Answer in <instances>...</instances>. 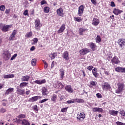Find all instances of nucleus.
<instances>
[{
    "instance_id": "nucleus-1",
    "label": "nucleus",
    "mask_w": 125,
    "mask_h": 125,
    "mask_svg": "<svg viewBox=\"0 0 125 125\" xmlns=\"http://www.w3.org/2000/svg\"><path fill=\"white\" fill-rule=\"evenodd\" d=\"M118 88L116 90V93L120 94L125 88V84L123 83H119L117 84Z\"/></svg>"
},
{
    "instance_id": "nucleus-2",
    "label": "nucleus",
    "mask_w": 125,
    "mask_h": 125,
    "mask_svg": "<svg viewBox=\"0 0 125 125\" xmlns=\"http://www.w3.org/2000/svg\"><path fill=\"white\" fill-rule=\"evenodd\" d=\"M12 27V25H3L0 24V29L3 32H8V31Z\"/></svg>"
},
{
    "instance_id": "nucleus-3",
    "label": "nucleus",
    "mask_w": 125,
    "mask_h": 125,
    "mask_svg": "<svg viewBox=\"0 0 125 125\" xmlns=\"http://www.w3.org/2000/svg\"><path fill=\"white\" fill-rule=\"evenodd\" d=\"M35 29L37 31L41 30V21L40 19H37L35 21Z\"/></svg>"
},
{
    "instance_id": "nucleus-4",
    "label": "nucleus",
    "mask_w": 125,
    "mask_h": 125,
    "mask_svg": "<svg viewBox=\"0 0 125 125\" xmlns=\"http://www.w3.org/2000/svg\"><path fill=\"white\" fill-rule=\"evenodd\" d=\"M89 52H90V49L86 48H83L80 51V53L81 55H85V54H87Z\"/></svg>"
},
{
    "instance_id": "nucleus-5",
    "label": "nucleus",
    "mask_w": 125,
    "mask_h": 125,
    "mask_svg": "<svg viewBox=\"0 0 125 125\" xmlns=\"http://www.w3.org/2000/svg\"><path fill=\"white\" fill-rule=\"evenodd\" d=\"M102 88L103 90H109L111 88V85L108 83H104L102 85Z\"/></svg>"
},
{
    "instance_id": "nucleus-6",
    "label": "nucleus",
    "mask_w": 125,
    "mask_h": 125,
    "mask_svg": "<svg viewBox=\"0 0 125 125\" xmlns=\"http://www.w3.org/2000/svg\"><path fill=\"white\" fill-rule=\"evenodd\" d=\"M64 10L63 8H60L57 9V14L58 16H61V17H63L64 16Z\"/></svg>"
},
{
    "instance_id": "nucleus-7",
    "label": "nucleus",
    "mask_w": 125,
    "mask_h": 125,
    "mask_svg": "<svg viewBox=\"0 0 125 125\" xmlns=\"http://www.w3.org/2000/svg\"><path fill=\"white\" fill-rule=\"evenodd\" d=\"M84 10V6L83 5H81L78 8V14L79 16H81L82 14L83 13V11Z\"/></svg>"
},
{
    "instance_id": "nucleus-8",
    "label": "nucleus",
    "mask_w": 125,
    "mask_h": 125,
    "mask_svg": "<svg viewBox=\"0 0 125 125\" xmlns=\"http://www.w3.org/2000/svg\"><path fill=\"white\" fill-rule=\"evenodd\" d=\"M42 95L43 96H47V94H48V90H47V88L45 87H42L41 89Z\"/></svg>"
},
{
    "instance_id": "nucleus-9",
    "label": "nucleus",
    "mask_w": 125,
    "mask_h": 125,
    "mask_svg": "<svg viewBox=\"0 0 125 125\" xmlns=\"http://www.w3.org/2000/svg\"><path fill=\"white\" fill-rule=\"evenodd\" d=\"M85 118V114L83 112H81L78 114L77 116V118L79 120V121H82Z\"/></svg>"
},
{
    "instance_id": "nucleus-10",
    "label": "nucleus",
    "mask_w": 125,
    "mask_h": 125,
    "mask_svg": "<svg viewBox=\"0 0 125 125\" xmlns=\"http://www.w3.org/2000/svg\"><path fill=\"white\" fill-rule=\"evenodd\" d=\"M3 57L5 60H9V59L11 57V54L8 52H5L3 53Z\"/></svg>"
},
{
    "instance_id": "nucleus-11",
    "label": "nucleus",
    "mask_w": 125,
    "mask_h": 125,
    "mask_svg": "<svg viewBox=\"0 0 125 125\" xmlns=\"http://www.w3.org/2000/svg\"><path fill=\"white\" fill-rule=\"evenodd\" d=\"M115 70L118 73H125V68L121 67L120 66L116 67Z\"/></svg>"
},
{
    "instance_id": "nucleus-12",
    "label": "nucleus",
    "mask_w": 125,
    "mask_h": 125,
    "mask_svg": "<svg viewBox=\"0 0 125 125\" xmlns=\"http://www.w3.org/2000/svg\"><path fill=\"white\" fill-rule=\"evenodd\" d=\"M65 90L69 92V93H73L74 92V90L72 88V86L70 85H67L65 87Z\"/></svg>"
},
{
    "instance_id": "nucleus-13",
    "label": "nucleus",
    "mask_w": 125,
    "mask_h": 125,
    "mask_svg": "<svg viewBox=\"0 0 125 125\" xmlns=\"http://www.w3.org/2000/svg\"><path fill=\"white\" fill-rule=\"evenodd\" d=\"M99 23V20L95 18H94L93 19V20L92 21V25H93L94 26H98Z\"/></svg>"
},
{
    "instance_id": "nucleus-14",
    "label": "nucleus",
    "mask_w": 125,
    "mask_h": 125,
    "mask_svg": "<svg viewBox=\"0 0 125 125\" xmlns=\"http://www.w3.org/2000/svg\"><path fill=\"white\" fill-rule=\"evenodd\" d=\"M111 62L112 64H119L120 63V61L117 57L115 56L112 60Z\"/></svg>"
},
{
    "instance_id": "nucleus-15",
    "label": "nucleus",
    "mask_w": 125,
    "mask_h": 125,
    "mask_svg": "<svg viewBox=\"0 0 125 125\" xmlns=\"http://www.w3.org/2000/svg\"><path fill=\"white\" fill-rule=\"evenodd\" d=\"M34 83H37V84H42L43 83H46V81L45 79H43L42 80H37L34 81Z\"/></svg>"
},
{
    "instance_id": "nucleus-16",
    "label": "nucleus",
    "mask_w": 125,
    "mask_h": 125,
    "mask_svg": "<svg viewBox=\"0 0 125 125\" xmlns=\"http://www.w3.org/2000/svg\"><path fill=\"white\" fill-rule=\"evenodd\" d=\"M65 29H66V27H65V24H62L60 29L58 30V34H61V33H63Z\"/></svg>"
},
{
    "instance_id": "nucleus-17",
    "label": "nucleus",
    "mask_w": 125,
    "mask_h": 125,
    "mask_svg": "<svg viewBox=\"0 0 125 125\" xmlns=\"http://www.w3.org/2000/svg\"><path fill=\"white\" fill-rule=\"evenodd\" d=\"M88 46H89L91 49H92L93 51H94L96 47V44H95L94 43L91 42V43H88Z\"/></svg>"
},
{
    "instance_id": "nucleus-18",
    "label": "nucleus",
    "mask_w": 125,
    "mask_h": 125,
    "mask_svg": "<svg viewBox=\"0 0 125 125\" xmlns=\"http://www.w3.org/2000/svg\"><path fill=\"white\" fill-rule=\"evenodd\" d=\"M118 43L120 47H123V45H125V39H119L118 40Z\"/></svg>"
},
{
    "instance_id": "nucleus-19",
    "label": "nucleus",
    "mask_w": 125,
    "mask_h": 125,
    "mask_svg": "<svg viewBox=\"0 0 125 125\" xmlns=\"http://www.w3.org/2000/svg\"><path fill=\"white\" fill-rule=\"evenodd\" d=\"M98 70L97 68H94L92 70V73L93 75V76L95 77V78H97L99 76V74L97 73Z\"/></svg>"
},
{
    "instance_id": "nucleus-20",
    "label": "nucleus",
    "mask_w": 125,
    "mask_h": 125,
    "mask_svg": "<svg viewBox=\"0 0 125 125\" xmlns=\"http://www.w3.org/2000/svg\"><path fill=\"white\" fill-rule=\"evenodd\" d=\"M60 76L62 80H63L64 79V76H65V70L62 68L60 69Z\"/></svg>"
},
{
    "instance_id": "nucleus-21",
    "label": "nucleus",
    "mask_w": 125,
    "mask_h": 125,
    "mask_svg": "<svg viewBox=\"0 0 125 125\" xmlns=\"http://www.w3.org/2000/svg\"><path fill=\"white\" fill-rule=\"evenodd\" d=\"M62 57L65 60H69V53L67 51H65L63 53Z\"/></svg>"
},
{
    "instance_id": "nucleus-22",
    "label": "nucleus",
    "mask_w": 125,
    "mask_h": 125,
    "mask_svg": "<svg viewBox=\"0 0 125 125\" xmlns=\"http://www.w3.org/2000/svg\"><path fill=\"white\" fill-rule=\"evenodd\" d=\"M118 113H119V111L114 110H111L108 112V114L112 115V116H116L118 115Z\"/></svg>"
},
{
    "instance_id": "nucleus-23",
    "label": "nucleus",
    "mask_w": 125,
    "mask_h": 125,
    "mask_svg": "<svg viewBox=\"0 0 125 125\" xmlns=\"http://www.w3.org/2000/svg\"><path fill=\"white\" fill-rule=\"evenodd\" d=\"M14 91V88H9L7 90H6L5 95H8V94H10V93L13 92Z\"/></svg>"
},
{
    "instance_id": "nucleus-24",
    "label": "nucleus",
    "mask_w": 125,
    "mask_h": 125,
    "mask_svg": "<svg viewBox=\"0 0 125 125\" xmlns=\"http://www.w3.org/2000/svg\"><path fill=\"white\" fill-rule=\"evenodd\" d=\"M56 88H59V89H62V88H63L64 87V85L61 82H57V85L55 87Z\"/></svg>"
},
{
    "instance_id": "nucleus-25",
    "label": "nucleus",
    "mask_w": 125,
    "mask_h": 125,
    "mask_svg": "<svg viewBox=\"0 0 125 125\" xmlns=\"http://www.w3.org/2000/svg\"><path fill=\"white\" fill-rule=\"evenodd\" d=\"M17 93L20 95H23V94H25V90H24V89L18 88L17 90Z\"/></svg>"
},
{
    "instance_id": "nucleus-26",
    "label": "nucleus",
    "mask_w": 125,
    "mask_h": 125,
    "mask_svg": "<svg viewBox=\"0 0 125 125\" xmlns=\"http://www.w3.org/2000/svg\"><path fill=\"white\" fill-rule=\"evenodd\" d=\"M39 96L33 97L29 99V102H35V101H37L38 99H39Z\"/></svg>"
},
{
    "instance_id": "nucleus-27",
    "label": "nucleus",
    "mask_w": 125,
    "mask_h": 125,
    "mask_svg": "<svg viewBox=\"0 0 125 125\" xmlns=\"http://www.w3.org/2000/svg\"><path fill=\"white\" fill-rule=\"evenodd\" d=\"M30 79V76H22L21 78L22 82H29V80Z\"/></svg>"
},
{
    "instance_id": "nucleus-28",
    "label": "nucleus",
    "mask_w": 125,
    "mask_h": 125,
    "mask_svg": "<svg viewBox=\"0 0 125 125\" xmlns=\"http://www.w3.org/2000/svg\"><path fill=\"white\" fill-rule=\"evenodd\" d=\"M123 12V11L118 9H114L113 13L115 14V15H119V14H121Z\"/></svg>"
},
{
    "instance_id": "nucleus-29",
    "label": "nucleus",
    "mask_w": 125,
    "mask_h": 125,
    "mask_svg": "<svg viewBox=\"0 0 125 125\" xmlns=\"http://www.w3.org/2000/svg\"><path fill=\"white\" fill-rule=\"evenodd\" d=\"M4 79H11L14 78V74H8L3 75Z\"/></svg>"
},
{
    "instance_id": "nucleus-30",
    "label": "nucleus",
    "mask_w": 125,
    "mask_h": 125,
    "mask_svg": "<svg viewBox=\"0 0 125 125\" xmlns=\"http://www.w3.org/2000/svg\"><path fill=\"white\" fill-rule=\"evenodd\" d=\"M21 125H30V122L26 120V119H23L22 121Z\"/></svg>"
},
{
    "instance_id": "nucleus-31",
    "label": "nucleus",
    "mask_w": 125,
    "mask_h": 125,
    "mask_svg": "<svg viewBox=\"0 0 125 125\" xmlns=\"http://www.w3.org/2000/svg\"><path fill=\"white\" fill-rule=\"evenodd\" d=\"M79 31L80 35H83V33H84L85 31H87V29L85 28H80L79 29Z\"/></svg>"
},
{
    "instance_id": "nucleus-32",
    "label": "nucleus",
    "mask_w": 125,
    "mask_h": 125,
    "mask_svg": "<svg viewBox=\"0 0 125 125\" xmlns=\"http://www.w3.org/2000/svg\"><path fill=\"white\" fill-rule=\"evenodd\" d=\"M57 99V96L56 94H53L51 97L52 101H53L54 102H56Z\"/></svg>"
},
{
    "instance_id": "nucleus-33",
    "label": "nucleus",
    "mask_w": 125,
    "mask_h": 125,
    "mask_svg": "<svg viewBox=\"0 0 125 125\" xmlns=\"http://www.w3.org/2000/svg\"><path fill=\"white\" fill-rule=\"evenodd\" d=\"M74 19L75 20V21H77V22H82V18L80 17H75L74 18Z\"/></svg>"
},
{
    "instance_id": "nucleus-34",
    "label": "nucleus",
    "mask_w": 125,
    "mask_h": 125,
    "mask_svg": "<svg viewBox=\"0 0 125 125\" xmlns=\"http://www.w3.org/2000/svg\"><path fill=\"white\" fill-rule=\"evenodd\" d=\"M75 99V103L76 102H78V103H83L84 102V100L83 99Z\"/></svg>"
},
{
    "instance_id": "nucleus-35",
    "label": "nucleus",
    "mask_w": 125,
    "mask_h": 125,
    "mask_svg": "<svg viewBox=\"0 0 125 125\" xmlns=\"http://www.w3.org/2000/svg\"><path fill=\"white\" fill-rule=\"evenodd\" d=\"M67 104H72V103H76L75 99H73L71 100L66 101Z\"/></svg>"
},
{
    "instance_id": "nucleus-36",
    "label": "nucleus",
    "mask_w": 125,
    "mask_h": 125,
    "mask_svg": "<svg viewBox=\"0 0 125 125\" xmlns=\"http://www.w3.org/2000/svg\"><path fill=\"white\" fill-rule=\"evenodd\" d=\"M27 84H28V83L23 82L20 84V87H25L27 86Z\"/></svg>"
},
{
    "instance_id": "nucleus-37",
    "label": "nucleus",
    "mask_w": 125,
    "mask_h": 125,
    "mask_svg": "<svg viewBox=\"0 0 125 125\" xmlns=\"http://www.w3.org/2000/svg\"><path fill=\"white\" fill-rule=\"evenodd\" d=\"M31 64L32 66H36V64H37V59H33L31 61Z\"/></svg>"
},
{
    "instance_id": "nucleus-38",
    "label": "nucleus",
    "mask_w": 125,
    "mask_h": 125,
    "mask_svg": "<svg viewBox=\"0 0 125 125\" xmlns=\"http://www.w3.org/2000/svg\"><path fill=\"white\" fill-rule=\"evenodd\" d=\"M90 85H92V86H96V85L97 84V82L96 81H90Z\"/></svg>"
},
{
    "instance_id": "nucleus-39",
    "label": "nucleus",
    "mask_w": 125,
    "mask_h": 125,
    "mask_svg": "<svg viewBox=\"0 0 125 125\" xmlns=\"http://www.w3.org/2000/svg\"><path fill=\"white\" fill-rule=\"evenodd\" d=\"M32 36H33V33L32 32H27L25 35L26 38H31Z\"/></svg>"
},
{
    "instance_id": "nucleus-40",
    "label": "nucleus",
    "mask_w": 125,
    "mask_h": 125,
    "mask_svg": "<svg viewBox=\"0 0 125 125\" xmlns=\"http://www.w3.org/2000/svg\"><path fill=\"white\" fill-rule=\"evenodd\" d=\"M96 42L98 43L101 42V38L99 36H97L96 38Z\"/></svg>"
},
{
    "instance_id": "nucleus-41",
    "label": "nucleus",
    "mask_w": 125,
    "mask_h": 125,
    "mask_svg": "<svg viewBox=\"0 0 125 125\" xmlns=\"http://www.w3.org/2000/svg\"><path fill=\"white\" fill-rule=\"evenodd\" d=\"M49 9L50 8H49V7H45L44 8V12H45V13H48V12H49Z\"/></svg>"
},
{
    "instance_id": "nucleus-42",
    "label": "nucleus",
    "mask_w": 125,
    "mask_h": 125,
    "mask_svg": "<svg viewBox=\"0 0 125 125\" xmlns=\"http://www.w3.org/2000/svg\"><path fill=\"white\" fill-rule=\"evenodd\" d=\"M25 117H26V116L24 114H21L20 115H19L18 116H17V118L18 119H24Z\"/></svg>"
},
{
    "instance_id": "nucleus-43",
    "label": "nucleus",
    "mask_w": 125,
    "mask_h": 125,
    "mask_svg": "<svg viewBox=\"0 0 125 125\" xmlns=\"http://www.w3.org/2000/svg\"><path fill=\"white\" fill-rule=\"evenodd\" d=\"M56 53H54L53 54H52L51 55H50L51 59H54L55 58V57H56Z\"/></svg>"
},
{
    "instance_id": "nucleus-44",
    "label": "nucleus",
    "mask_w": 125,
    "mask_h": 125,
    "mask_svg": "<svg viewBox=\"0 0 125 125\" xmlns=\"http://www.w3.org/2000/svg\"><path fill=\"white\" fill-rule=\"evenodd\" d=\"M120 114H121V116H123V117H125V112L124 110L120 109Z\"/></svg>"
},
{
    "instance_id": "nucleus-45",
    "label": "nucleus",
    "mask_w": 125,
    "mask_h": 125,
    "mask_svg": "<svg viewBox=\"0 0 125 125\" xmlns=\"http://www.w3.org/2000/svg\"><path fill=\"white\" fill-rule=\"evenodd\" d=\"M14 39H15V35L11 34L9 37V40L10 41H14Z\"/></svg>"
},
{
    "instance_id": "nucleus-46",
    "label": "nucleus",
    "mask_w": 125,
    "mask_h": 125,
    "mask_svg": "<svg viewBox=\"0 0 125 125\" xmlns=\"http://www.w3.org/2000/svg\"><path fill=\"white\" fill-rule=\"evenodd\" d=\"M5 9V6L3 5L0 6V10L1 11H4V10Z\"/></svg>"
},
{
    "instance_id": "nucleus-47",
    "label": "nucleus",
    "mask_w": 125,
    "mask_h": 125,
    "mask_svg": "<svg viewBox=\"0 0 125 125\" xmlns=\"http://www.w3.org/2000/svg\"><path fill=\"white\" fill-rule=\"evenodd\" d=\"M43 62L44 64V69H46V68H47L48 64H47V62L45 61H42Z\"/></svg>"
},
{
    "instance_id": "nucleus-48",
    "label": "nucleus",
    "mask_w": 125,
    "mask_h": 125,
    "mask_svg": "<svg viewBox=\"0 0 125 125\" xmlns=\"http://www.w3.org/2000/svg\"><path fill=\"white\" fill-rule=\"evenodd\" d=\"M67 109H68V107L62 108L61 112H62V113H65V112H67Z\"/></svg>"
},
{
    "instance_id": "nucleus-49",
    "label": "nucleus",
    "mask_w": 125,
    "mask_h": 125,
    "mask_svg": "<svg viewBox=\"0 0 125 125\" xmlns=\"http://www.w3.org/2000/svg\"><path fill=\"white\" fill-rule=\"evenodd\" d=\"M47 100H48V99H44L43 100L40 101L39 103H44V102H45L46 101H47Z\"/></svg>"
},
{
    "instance_id": "nucleus-50",
    "label": "nucleus",
    "mask_w": 125,
    "mask_h": 125,
    "mask_svg": "<svg viewBox=\"0 0 125 125\" xmlns=\"http://www.w3.org/2000/svg\"><path fill=\"white\" fill-rule=\"evenodd\" d=\"M17 57V54H14L11 58V61H12V60H14L15 59V58Z\"/></svg>"
},
{
    "instance_id": "nucleus-51",
    "label": "nucleus",
    "mask_w": 125,
    "mask_h": 125,
    "mask_svg": "<svg viewBox=\"0 0 125 125\" xmlns=\"http://www.w3.org/2000/svg\"><path fill=\"white\" fill-rule=\"evenodd\" d=\"M6 112V110L5 108H1L0 109V113H5Z\"/></svg>"
},
{
    "instance_id": "nucleus-52",
    "label": "nucleus",
    "mask_w": 125,
    "mask_h": 125,
    "mask_svg": "<svg viewBox=\"0 0 125 125\" xmlns=\"http://www.w3.org/2000/svg\"><path fill=\"white\" fill-rule=\"evenodd\" d=\"M93 68V66L90 65V66L87 67V69L89 71H91V70H92Z\"/></svg>"
},
{
    "instance_id": "nucleus-53",
    "label": "nucleus",
    "mask_w": 125,
    "mask_h": 125,
    "mask_svg": "<svg viewBox=\"0 0 125 125\" xmlns=\"http://www.w3.org/2000/svg\"><path fill=\"white\" fill-rule=\"evenodd\" d=\"M103 109H102V108H98V110L97 112H99V113H103Z\"/></svg>"
},
{
    "instance_id": "nucleus-54",
    "label": "nucleus",
    "mask_w": 125,
    "mask_h": 125,
    "mask_svg": "<svg viewBox=\"0 0 125 125\" xmlns=\"http://www.w3.org/2000/svg\"><path fill=\"white\" fill-rule=\"evenodd\" d=\"M33 109L35 110V111H39L38 109V106L37 105H34L33 106Z\"/></svg>"
},
{
    "instance_id": "nucleus-55",
    "label": "nucleus",
    "mask_w": 125,
    "mask_h": 125,
    "mask_svg": "<svg viewBox=\"0 0 125 125\" xmlns=\"http://www.w3.org/2000/svg\"><path fill=\"white\" fill-rule=\"evenodd\" d=\"M46 1H45V0H42L41 2V5H43V4H46Z\"/></svg>"
},
{
    "instance_id": "nucleus-56",
    "label": "nucleus",
    "mask_w": 125,
    "mask_h": 125,
    "mask_svg": "<svg viewBox=\"0 0 125 125\" xmlns=\"http://www.w3.org/2000/svg\"><path fill=\"white\" fill-rule=\"evenodd\" d=\"M96 96L98 98H102V95L100 93H97Z\"/></svg>"
},
{
    "instance_id": "nucleus-57",
    "label": "nucleus",
    "mask_w": 125,
    "mask_h": 125,
    "mask_svg": "<svg viewBox=\"0 0 125 125\" xmlns=\"http://www.w3.org/2000/svg\"><path fill=\"white\" fill-rule=\"evenodd\" d=\"M38 38L33 39V41L34 42V44H35L37 43V42H38Z\"/></svg>"
},
{
    "instance_id": "nucleus-58",
    "label": "nucleus",
    "mask_w": 125,
    "mask_h": 125,
    "mask_svg": "<svg viewBox=\"0 0 125 125\" xmlns=\"http://www.w3.org/2000/svg\"><path fill=\"white\" fill-rule=\"evenodd\" d=\"M116 125H125V124L121 122H116Z\"/></svg>"
},
{
    "instance_id": "nucleus-59",
    "label": "nucleus",
    "mask_w": 125,
    "mask_h": 125,
    "mask_svg": "<svg viewBox=\"0 0 125 125\" xmlns=\"http://www.w3.org/2000/svg\"><path fill=\"white\" fill-rule=\"evenodd\" d=\"M23 15H25V16H28V10H25L23 12Z\"/></svg>"
},
{
    "instance_id": "nucleus-60",
    "label": "nucleus",
    "mask_w": 125,
    "mask_h": 125,
    "mask_svg": "<svg viewBox=\"0 0 125 125\" xmlns=\"http://www.w3.org/2000/svg\"><path fill=\"white\" fill-rule=\"evenodd\" d=\"M9 12H10V9H6L5 13L6 14H9Z\"/></svg>"
},
{
    "instance_id": "nucleus-61",
    "label": "nucleus",
    "mask_w": 125,
    "mask_h": 125,
    "mask_svg": "<svg viewBox=\"0 0 125 125\" xmlns=\"http://www.w3.org/2000/svg\"><path fill=\"white\" fill-rule=\"evenodd\" d=\"M92 111L94 112H97V111H98V107H93L92 108Z\"/></svg>"
},
{
    "instance_id": "nucleus-62",
    "label": "nucleus",
    "mask_w": 125,
    "mask_h": 125,
    "mask_svg": "<svg viewBox=\"0 0 125 125\" xmlns=\"http://www.w3.org/2000/svg\"><path fill=\"white\" fill-rule=\"evenodd\" d=\"M16 33H17V30H14L12 32V35L15 36V35H16Z\"/></svg>"
},
{
    "instance_id": "nucleus-63",
    "label": "nucleus",
    "mask_w": 125,
    "mask_h": 125,
    "mask_svg": "<svg viewBox=\"0 0 125 125\" xmlns=\"http://www.w3.org/2000/svg\"><path fill=\"white\" fill-rule=\"evenodd\" d=\"M115 6V2H114L113 1H111L110 3V6H112V7H114Z\"/></svg>"
},
{
    "instance_id": "nucleus-64",
    "label": "nucleus",
    "mask_w": 125,
    "mask_h": 125,
    "mask_svg": "<svg viewBox=\"0 0 125 125\" xmlns=\"http://www.w3.org/2000/svg\"><path fill=\"white\" fill-rule=\"evenodd\" d=\"M91 1L93 4H96V0H91Z\"/></svg>"
}]
</instances>
